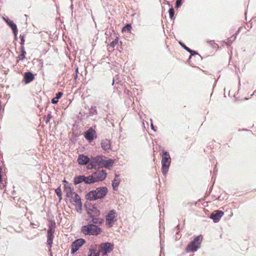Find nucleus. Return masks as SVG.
<instances>
[{
    "instance_id": "nucleus-1",
    "label": "nucleus",
    "mask_w": 256,
    "mask_h": 256,
    "mask_svg": "<svg viewBox=\"0 0 256 256\" xmlns=\"http://www.w3.org/2000/svg\"><path fill=\"white\" fill-rule=\"evenodd\" d=\"M108 192L106 187L98 188L95 190L90 192L86 195V198L90 200L101 198L104 196Z\"/></svg>"
},
{
    "instance_id": "nucleus-2",
    "label": "nucleus",
    "mask_w": 256,
    "mask_h": 256,
    "mask_svg": "<svg viewBox=\"0 0 256 256\" xmlns=\"http://www.w3.org/2000/svg\"><path fill=\"white\" fill-rule=\"evenodd\" d=\"M81 232L86 235L98 236L102 232V230L95 224H89L82 226Z\"/></svg>"
},
{
    "instance_id": "nucleus-3",
    "label": "nucleus",
    "mask_w": 256,
    "mask_h": 256,
    "mask_svg": "<svg viewBox=\"0 0 256 256\" xmlns=\"http://www.w3.org/2000/svg\"><path fill=\"white\" fill-rule=\"evenodd\" d=\"M170 164V158L168 152H164L162 156V172L165 176L168 173Z\"/></svg>"
},
{
    "instance_id": "nucleus-4",
    "label": "nucleus",
    "mask_w": 256,
    "mask_h": 256,
    "mask_svg": "<svg viewBox=\"0 0 256 256\" xmlns=\"http://www.w3.org/2000/svg\"><path fill=\"white\" fill-rule=\"evenodd\" d=\"M202 240L201 236H198L195 238L194 240L191 242L186 248L187 252H196L200 247V242Z\"/></svg>"
},
{
    "instance_id": "nucleus-5",
    "label": "nucleus",
    "mask_w": 256,
    "mask_h": 256,
    "mask_svg": "<svg viewBox=\"0 0 256 256\" xmlns=\"http://www.w3.org/2000/svg\"><path fill=\"white\" fill-rule=\"evenodd\" d=\"M117 214L115 210H111L109 211L106 216V224L108 227H112L116 221Z\"/></svg>"
},
{
    "instance_id": "nucleus-6",
    "label": "nucleus",
    "mask_w": 256,
    "mask_h": 256,
    "mask_svg": "<svg viewBox=\"0 0 256 256\" xmlns=\"http://www.w3.org/2000/svg\"><path fill=\"white\" fill-rule=\"evenodd\" d=\"M101 160L102 156H92L90 158V162L88 164V168L90 170L92 168H100Z\"/></svg>"
},
{
    "instance_id": "nucleus-7",
    "label": "nucleus",
    "mask_w": 256,
    "mask_h": 256,
    "mask_svg": "<svg viewBox=\"0 0 256 256\" xmlns=\"http://www.w3.org/2000/svg\"><path fill=\"white\" fill-rule=\"evenodd\" d=\"M70 198L71 202H74V204L75 206L77 212H80L82 209V203L80 196L76 193H75Z\"/></svg>"
},
{
    "instance_id": "nucleus-8",
    "label": "nucleus",
    "mask_w": 256,
    "mask_h": 256,
    "mask_svg": "<svg viewBox=\"0 0 256 256\" xmlns=\"http://www.w3.org/2000/svg\"><path fill=\"white\" fill-rule=\"evenodd\" d=\"M85 242L83 238H78L73 242L71 245V254H74Z\"/></svg>"
},
{
    "instance_id": "nucleus-9",
    "label": "nucleus",
    "mask_w": 256,
    "mask_h": 256,
    "mask_svg": "<svg viewBox=\"0 0 256 256\" xmlns=\"http://www.w3.org/2000/svg\"><path fill=\"white\" fill-rule=\"evenodd\" d=\"M114 162V160H113L102 156V160L100 161V168H105L110 170L112 168Z\"/></svg>"
},
{
    "instance_id": "nucleus-10",
    "label": "nucleus",
    "mask_w": 256,
    "mask_h": 256,
    "mask_svg": "<svg viewBox=\"0 0 256 256\" xmlns=\"http://www.w3.org/2000/svg\"><path fill=\"white\" fill-rule=\"evenodd\" d=\"M95 182L104 180L107 174L104 170H98L92 174Z\"/></svg>"
},
{
    "instance_id": "nucleus-11",
    "label": "nucleus",
    "mask_w": 256,
    "mask_h": 256,
    "mask_svg": "<svg viewBox=\"0 0 256 256\" xmlns=\"http://www.w3.org/2000/svg\"><path fill=\"white\" fill-rule=\"evenodd\" d=\"M101 250L104 254L112 252L114 248V245L110 242H105L101 244Z\"/></svg>"
},
{
    "instance_id": "nucleus-12",
    "label": "nucleus",
    "mask_w": 256,
    "mask_h": 256,
    "mask_svg": "<svg viewBox=\"0 0 256 256\" xmlns=\"http://www.w3.org/2000/svg\"><path fill=\"white\" fill-rule=\"evenodd\" d=\"M224 214V212H223L221 210H216L215 212V213H212L210 214V218L214 222H218Z\"/></svg>"
},
{
    "instance_id": "nucleus-13",
    "label": "nucleus",
    "mask_w": 256,
    "mask_h": 256,
    "mask_svg": "<svg viewBox=\"0 0 256 256\" xmlns=\"http://www.w3.org/2000/svg\"><path fill=\"white\" fill-rule=\"evenodd\" d=\"M4 19L6 22L10 27L15 36H16L18 30L16 24L8 18H4Z\"/></svg>"
},
{
    "instance_id": "nucleus-14",
    "label": "nucleus",
    "mask_w": 256,
    "mask_h": 256,
    "mask_svg": "<svg viewBox=\"0 0 256 256\" xmlns=\"http://www.w3.org/2000/svg\"><path fill=\"white\" fill-rule=\"evenodd\" d=\"M64 192L66 193L68 198L72 196L76 192L74 191V188L70 185H64Z\"/></svg>"
},
{
    "instance_id": "nucleus-15",
    "label": "nucleus",
    "mask_w": 256,
    "mask_h": 256,
    "mask_svg": "<svg viewBox=\"0 0 256 256\" xmlns=\"http://www.w3.org/2000/svg\"><path fill=\"white\" fill-rule=\"evenodd\" d=\"M90 158L83 154L80 155L78 158V162L81 165L86 164L90 162Z\"/></svg>"
},
{
    "instance_id": "nucleus-16",
    "label": "nucleus",
    "mask_w": 256,
    "mask_h": 256,
    "mask_svg": "<svg viewBox=\"0 0 256 256\" xmlns=\"http://www.w3.org/2000/svg\"><path fill=\"white\" fill-rule=\"evenodd\" d=\"M34 78V76L31 72H26L24 75V81L25 84H27L30 82Z\"/></svg>"
},
{
    "instance_id": "nucleus-17",
    "label": "nucleus",
    "mask_w": 256,
    "mask_h": 256,
    "mask_svg": "<svg viewBox=\"0 0 256 256\" xmlns=\"http://www.w3.org/2000/svg\"><path fill=\"white\" fill-rule=\"evenodd\" d=\"M101 146L102 148L106 150H108L110 148V142L108 139L103 140L101 142Z\"/></svg>"
},
{
    "instance_id": "nucleus-18",
    "label": "nucleus",
    "mask_w": 256,
    "mask_h": 256,
    "mask_svg": "<svg viewBox=\"0 0 256 256\" xmlns=\"http://www.w3.org/2000/svg\"><path fill=\"white\" fill-rule=\"evenodd\" d=\"M96 132L94 130L90 129L86 132L84 137L86 140L90 142L94 139V136Z\"/></svg>"
},
{
    "instance_id": "nucleus-19",
    "label": "nucleus",
    "mask_w": 256,
    "mask_h": 256,
    "mask_svg": "<svg viewBox=\"0 0 256 256\" xmlns=\"http://www.w3.org/2000/svg\"><path fill=\"white\" fill-rule=\"evenodd\" d=\"M86 178V176H76L74 178V184H78L82 182H84V180Z\"/></svg>"
},
{
    "instance_id": "nucleus-20",
    "label": "nucleus",
    "mask_w": 256,
    "mask_h": 256,
    "mask_svg": "<svg viewBox=\"0 0 256 256\" xmlns=\"http://www.w3.org/2000/svg\"><path fill=\"white\" fill-rule=\"evenodd\" d=\"M90 211L91 212L90 213V218L98 216L100 214V210L94 206H93L92 208L90 209Z\"/></svg>"
},
{
    "instance_id": "nucleus-21",
    "label": "nucleus",
    "mask_w": 256,
    "mask_h": 256,
    "mask_svg": "<svg viewBox=\"0 0 256 256\" xmlns=\"http://www.w3.org/2000/svg\"><path fill=\"white\" fill-rule=\"evenodd\" d=\"M95 180H94L92 174L91 176H86V178L84 180V183L86 184H91L94 183Z\"/></svg>"
},
{
    "instance_id": "nucleus-22",
    "label": "nucleus",
    "mask_w": 256,
    "mask_h": 256,
    "mask_svg": "<svg viewBox=\"0 0 256 256\" xmlns=\"http://www.w3.org/2000/svg\"><path fill=\"white\" fill-rule=\"evenodd\" d=\"M53 234H47V238H48L47 242H48V245L50 246V248L52 247V241H53V238H54Z\"/></svg>"
},
{
    "instance_id": "nucleus-23",
    "label": "nucleus",
    "mask_w": 256,
    "mask_h": 256,
    "mask_svg": "<svg viewBox=\"0 0 256 256\" xmlns=\"http://www.w3.org/2000/svg\"><path fill=\"white\" fill-rule=\"evenodd\" d=\"M118 175H116V177L112 182V186L114 190H116V188L118 187L120 184V180H118Z\"/></svg>"
},
{
    "instance_id": "nucleus-24",
    "label": "nucleus",
    "mask_w": 256,
    "mask_h": 256,
    "mask_svg": "<svg viewBox=\"0 0 256 256\" xmlns=\"http://www.w3.org/2000/svg\"><path fill=\"white\" fill-rule=\"evenodd\" d=\"M98 216H95L92 218V222L94 224H101L102 222V219L97 218Z\"/></svg>"
},
{
    "instance_id": "nucleus-25",
    "label": "nucleus",
    "mask_w": 256,
    "mask_h": 256,
    "mask_svg": "<svg viewBox=\"0 0 256 256\" xmlns=\"http://www.w3.org/2000/svg\"><path fill=\"white\" fill-rule=\"evenodd\" d=\"M20 50H21V54L19 56L18 58L20 60H22L25 58V54H26V52L24 50V46H20Z\"/></svg>"
},
{
    "instance_id": "nucleus-26",
    "label": "nucleus",
    "mask_w": 256,
    "mask_h": 256,
    "mask_svg": "<svg viewBox=\"0 0 256 256\" xmlns=\"http://www.w3.org/2000/svg\"><path fill=\"white\" fill-rule=\"evenodd\" d=\"M54 224H53L52 223H51L50 224L48 229V230L47 234H54V232H55V227L54 226Z\"/></svg>"
},
{
    "instance_id": "nucleus-27",
    "label": "nucleus",
    "mask_w": 256,
    "mask_h": 256,
    "mask_svg": "<svg viewBox=\"0 0 256 256\" xmlns=\"http://www.w3.org/2000/svg\"><path fill=\"white\" fill-rule=\"evenodd\" d=\"M180 44L188 52H190L192 55H194L196 53L194 51H192V50H191L190 48L186 46L184 44H182L181 42H180Z\"/></svg>"
},
{
    "instance_id": "nucleus-28",
    "label": "nucleus",
    "mask_w": 256,
    "mask_h": 256,
    "mask_svg": "<svg viewBox=\"0 0 256 256\" xmlns=\"http://www.w3.org/2000/svg\"><path fill=\"white\" fill-rule=\"evenodd\" d=\"M55 192L57 196L59 197L60 200H62V192L60 188L59 187L56 188L55 190Z\"/></svg>"
},
{
    "instance_id": "nucleus-29",
    "label": "nucleus",
    "mask_w": 256,
    "mask_h": 256,
    "mask_svg": "<svg viewBox=\"0 0 256 256\" xmlns=\"http://www.w3.org/2000/svg\"><path fill=\"white\" fill-rule=\"evenodd\" d=\"M168 12L170 18L172 20L174 18V9L173 8H170Z\"/></svg>"
},
{
    "instance_id": "nucleus-30",
    "label": "nucleus",
    "mask_w": 256,
    "mask_h": 256,
    "mask_svg": "<svg viewBox=\"0 0 256 256\" xmlns=\"http://www.w3.org/2000/svg\"><path fill=\"white\" fill-rule=\"evenodd\" d=\"M90 254L88 256H99V254L96 252L95 250L92 248L90 250Z\"/></svg>"
},
{
    "instance_id": "nucleus-31",
    "label": "nucleus",
    "mask_w": 256,
    "mask_h": 256,
    "mask_svg": "<svg viewBox=\"0 0 256 256\" xmlns=\"http://www.w3.org/2000/svg\"><path fill=\"white\" fill-rule=\"evenodd\" d=\"M118 38L116 39L115 40H113L112 42H111L109 46L112 48H114L115 46L118 44Z\"/></svg>"
},
{
    "instance_id": "nucleus-32",
    "label": "nucleus",
    "mask_w": 256,
    "mask_h": 256,
    "mask_svg": "<svg viewBox=\"0 0 256 256\" xmlns=\"http://www.w3.org/2000/svg\"><path fill=\"white\" fill-rule=\"evenodd\" d=\"M131 29V25L130 24H128L125 26H124L122 28V31L128 30L130 31Z\"/></svg>"
},
{
    "instance_id": "nucleus-33",
    "label": "nucleus",
    "mask_w": 256,
    "mask_h": 256,
    "mask_svg": "<svg viewBox=\"0 0 256 256\" xmlns=\"http://www.w3.org/2000/svg\"><path fill=\"white\" fill-rule=\"evenodd\" d=\"M182 0H176V8H179L182 3Z\"/></svg>"
},
{
    "instance_id": "nucleus-34",
    "label": "nucleus",
    "mask_w": 256,
    "mask_h": 256,
    "mask_svg": "<svg viewBox=\"0 0 256 256\" xmlns=\"http://www.w3.org/2000/svg\"><path fill=\"white\" fill-rule=\"evenodd\" d=\"M207 42L209 44L210 46H212L213 48L215 47L216 44L214 43V40H207Z\"/></svg>"
},
{
    "instance_id": "nucleus-35",
    "label": "nucleus",
    "mask_w": 256,
    "mask_h": 256,
    "mask_svg": "<svg viewBox=\"0 0 256 256\" xmlns=\"http://www.w3.org/2000/svg\"><path fill=\"white\" fill-rule=\"evenodd\" d=\"M24 42H25L24 36H21V38H20V44H21V46H24Z\"/></svg>"
},
{
    "instance_id": "nucleus-36",
    "label": "nucleus",
    "mask_w": 256,
    "mask_h": 256,
    "mask_svg": "<svg viewBox=\"0 0 256 256\" xmlns=\"http://www.w3.org/2000/svg\"><path fill=\"white\" fill-rule=\"evenodd\" d=\"M62 92H58L57 94H56V98L57 100H58L59 98H61V96H62Z\"/></svg>"
},
{
    "instance_id": "nucleus-37",
    "label": "nucleus",
    "mask_w": 256,
    "mask_h": 256,
    "mask_svg": "<svg viewBox=\"0 0 256 256\" xmlns=\"http://www.w3.org/2000/svg\"><path fill=\"white\" fill-rule=\"evenodd\" d=\"M58 102V100H57L56 98H54L52 100V104H56Z\"/></svg>"
},
{
    "instance_id": "nucleus-38",
    "label": "nucleus",
    "mask_w": 256,
    "mask_h": 256,
    "mask_svg": "<svg viewBox=\"0 0 256 256\" xmlns=\"http://www.w3.org/2000/svg\"><path fill=\"white\" fill-rule=\"evenodd\" d=\"M151 128H152L154 131H156V130L154 129V125H153V124H152V122L151 123Z\"/></svg>"
},
{
    "instance_id": "nucleus-39",
    "label": "nucleus",
    "mask_w": 256,
    "mask_h": 256,
    "mask_svg": "<svg viewBox=\"0 0 256 256\" xmlns=\"http://www.w3.org/2000/svg\"><path fill=\"white\" fill-rule=\"evenodd\" d=\"M77 78H78V74H75L74 75V80H76Z\"/></svg>"
},
{
    "instance_id": "nucleus-40",
    "label": "nucleus",
    "mask_w": 256,
    "mask_h": 256,
    "mask_svg": "<svg viewBox=\"0 0 256 256\" xmlns=\"http://www.w3.org/2000/svg\"><path fill=\"white\" fill-rule=\"evenodd\" d=\"M78 68H76V74H78Z\"/></svg>"
},
{
    "instance_id": "nucleus-41",
    "label": "nucleus",
    "mask_w": 256,
    "mask_h": 256,
    "mask_svg": "<svg viewBox=\"0 0 256 256\" xmlns=\"http://www.w3.org/2000/svg\"><path fill=\"white\" fill-rule=\"evenodd\" d=\"M48 118H50V114H48Z\"/></svg>"
},
{
    "instance_id": "nucleus-42",
    "label": "nucleus",
    "mask_w": 256,
    "mask_h": 256,
    "mask_svg": "<svg viewBox=\"0 0 256 256\" xmlns=\"http://www.w3.org/2000/svg\"><path fill=\"white\" fill-rule=\"evenodd\" d=\"M114 80H112V84H114Z\"/></svg>"
},
{
    "instance_id": "nucleus-43",
    "label": "nucleus",
    "mask_w": 256,
    "mask_h": 256,
    "mask_svg": "<svg viewBox=\"0 0 256 256\" xmlns=\"http://www.w3.org/2000/svg\"><path fill=\"white\" fill-rule=\"evenodd\" d=\"M64 182H66L68 184V182H66V180H64Z\"/></svg>"
}]
</instances>
